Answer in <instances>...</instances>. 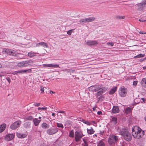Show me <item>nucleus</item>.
Here are the masks:
<instances>
[{"label":"nucleus","mask_w":146,"mask_h":146,"mask_svg":"<svg viewBox=\"0 0 146 146\" xmlns=\"http://www.w3.org/2000/svg\"><path fill=\"white\" fill-rule=\"evenodd\" d=\"M132 135L133 137L137 139H139L142 137L144 134V132L137 126L133 127Z\"/></svg>","instance_id":"f257e3e1"},{"label":"nucleus","mask_w":146,"mask_h":146,"mask_svg":"<svg viewBox=\"0 0 146 146\" xmlns=\"http://www.w3.org/2000/svg\"><path fill=\"white\" fill-rule=\"evenodd\" d=\"M119 134L122 135L124 139L126 141H129L132 139L131 134L128 131L125 129H122L119 132Z\"/></svg>","instance_id":"f03ea898"},{"label":"nucleus","mask_w":146,"mask_h":146,"mask_svg":"<svg viewBox=\"0 0 146 146\" xmlns=\"http://www.w3.org/2000/svg\"><path fill=\"white\" fill-rule=\"evenodd\" d=\"M118 139L117 136L112 135H110L108 139V142L109 144L113 146L116 143Z\"/></svg>","instance_id":"7ed1b4c3"},{"label":"nucleus","mask_w":146,"mask_h":146,"mask_svg":"<svg viewBox=\"0 0 146 146\" xmlns=\"http://www.w3.org/2000/svg\"><path fill=\"white\" fill-rule=\"evenodd\" d=\"M21 123V121L20 120L16 121L10 125V128L12 130L15 129L20 127Z\"/></svg>","instance_id":"20e7f679"},{"label":"nucleus","mask_w":146,"mask_h":146,"mask_svg":"<svg viewBox=\"0 0 146 146\" xmlns=\"http://www.w3.org/2000/svg\"><path fill=\"white\" fill-rule=\"evenodd\" d=\"M83 135L82 132L80 131H77L75 132V141L78 142L80 141V139L83 137Z\"/></svg>","instance_id":"39448f33"},{"label":"nucleus","mask_w":146,"mask_h":146,"mask_svg":"<svg viewBox=\"0 0 146 146\" xmlns=\"http://www.w3.org/2000/svg\"><path fill=\"white\" fill-rule=\"evenodd\" d=\"M127 92V89L123 86L120 88L119 90V94L121 97H124L126 95Z\"/></svg>","instance_id":"423d86ee"},{"label":"nucleus","mask_w":146,"mask_h":146,"mask_svg":"<svg viewBox=\"0 0 146 146\" xmlns=\"http://www.w3.org/2000/svg\"><path fill=\"white\" fill-rule=\"evenodd\" d=\"M96 18L94 17H90L85 19H83L80 20L79 22L80 23L92 22L95 20Z\"/></svg>","instance_id":"0eeeda50"},{"label":"nucleus","mask_w":146,"mask_h":146,"mask_svg":"<svg viewBox=\"0 0 146 146\" xmlns=\"http://www.w3.org/2000/svg\"><path fill=\"white\" fill-rule=\"evenodd\" d=\"M2 53L3 54H7L10 55L14 56L16 55V53L14 51L11 49L4 48L3 49Z\"/></svg>","instance_id":"6e6552de"},{"label":"nucleus","mask_w":146,"mask_h":146,"mask_svg":"<svg viewBox=\"0 0 146 146\" xmlns=\"http://www.w3.org/2000/svg\"><path fill=\"white\" fill-rule=\"evenodd\" d=\"M58 131V129L56 127L50 128L47 130V133L49 135H52L56 133Z\"/></svg>","instance_id":"1a4fd4ad"},{"label":"nucleus","mask_w":146,"mask_h":146,"mask_svg":"<svg viewBox=\"0 0 146 146\" xmlns=\"http://www.w3.org/2000/svg\"><path fill=\"white\" fill-rule=\"evenodd\" d=\"M98 44L97 41L95 40H90L86 42V44L90 46L96 45Z\"/></svg>","instance_id":"9d476101"},{"label":"nucleus","mask_w":146,"mask_h":146,"mask_svg":"<svg viewBox=\"0 0 146 146\" xmlns=\"http://www.w3.org/2000/svg\"><path fill=\"white\" fill-rule=\"evenodd\" d=\"M15 135L13 134H9L6 135L5 139L7 141H10L13 139Z\"/></svg>","instance_id":"9b49d317"},{"label":"nucleus","mask_w":146,"mask_h":146,"mask_svg":"<svg viewBox=\"0 0 146 146\" xmlns=\"http://www.w3.org/2000/svg\"><path fill=\"white\" fill-rule=\"evenodd\" d=\"M31 69L25 70H21L17 71V73L19 74H23L25 73H31Z\"/></svg>","instance_id":"f8f14e48"},{"label":"nucleus","mask_w":146,"mask_h":146,"mask_svg":"<svg viewBox=\"0 0 146 146\" xmlns=\"http://www.w3.org/2000/svg\"><path fill=\"white\" fill-rule=\"evenodd\" d=\"M44 66H46L50 67L53 68H58L59 67V65L58 64H44L43 65Z\"/></svg>","instance_id":"ddd939ff"},{"label":"nucleus","mask_w":146,"mask_h":146,"mask_svg":"<svg viewBox=\"0 0 146 146\" xmlns=\"http://www.w3.org/2000/svg\"><path fill=\"white\" fill-rule=\"evenodd\" d=\"M25 67L31 65L33 63V61L32 60L24 61Z\"/></svg>","instance_id":"4468645a"},{"label":"nucleus","mask_w":146,"mask_h":146,"mask_svg":"<svg viewBox=\"0 0 146 146\" xmlns=\"http://www.w3.org/2000/svg\"><path fill=\"white\" fill-rule=\"evenodd\" d=\"M112 112L113 113H116L119 112V109L117 106H114L112 108Z\"/></svg>","instance_id":"2eb2a0df"},{"label":"nucleus","mask_w":146,"mask_h":146,"mask_svg":"<svg viewBox=\"0 0 146 146\" xmlns=\"http://www.w3.org/2000/svg\"><path fill=\"white\" fill-rule=\"evenodd\" d=\"M17 136L19 138H24L26 137L27 135L25 134L21 133H17Z\"/></svg>","instance_id":"dca6fc26"},{"label":"nucleus","mask_w":146,"mask_h":146,"mask_svg":"<svg viewBox=\"0 0 146 146\" xmlns=\"http://www.w3.org/2000/svg\"><path fill=\"white\" fill-rule=\"evenodd\" d=\"M141 84L144 87H146V78H143L140 82Z\"/></svg>","instance_id":"f3484780"},{"label":"nucleus","mask_w":146,"mask_h":146,"mask_svg":"<svg viewBox=\"0 0 146 146\" xmlns=\"http://www.w3.org/2000/svg\"><path fill=\"white\" fill-rule=\"evenodd\" d=\"M40 45L41 46H42L43 47H45L46 48L48 47V44L47 43L44 42H39L38 43H37L36 44V46H39Z\"/></svg>","instance_id":"a211bd4d"},{"label":"nucleus","mask_w":146,"mask_h":146,"mask_svg":"<svg viewBox=\"0 0 146 146\" xmlns=\"http://www.w3.org/2000/svg\"><path fill=\"white\" fill-rule=\"evenodd\" d=\"M6 125L5 123H3L0 125V133L3 132L5 129Z\"/></svg>","instance_id":"6ab92c4d"},{"label":"nucleus","mask_w":146,"mask_h":146,"mask_svg":"<svg viewBox=\"0 0 146 146\" xmlns=\"http://www.w3.org/2000/svg\"><path fill=\"white\" fill-rule=\"evenodd\" d=\"M41 121V120H39L35 118L33 120V122L35 126H38Z\"/></svg>","instance_id":"aec40b11"},{"label":"nucleus","mask_w":146,"mask_h":146,"mask_svg":"<svg viewBox=\"0 0 146 146\" xmlns=\"http://www.w3.org/2000/svg\"><path fill=\"white\" fill-rule=\"evenodd\" d=\"M117 88V87L113 88H112L109 92V94H113L116 91Z\"/></svg>","instance_id":"412c9836"},{"label":"nucleus","mask_w":146,"mask_h":146,"mask_svg":"<svg viewBox=\"0 0 146 146\" xmlns=\"http://www.w3.org/2000/svg\"><path fill=\"white\" fill-rule=\"evenodd\" d=\"M87 132L88 134H92L94 133V131L93 128L91 127L90 129H87Z\"/></svg>","instance_id":"4be33fe9"},{"label":"nucleus","mask_w":146,"mask_h":146,"mask_svg":"<svg viewBox=\"0 0 146 146\" xmlns=\"http://www.w3.org/2000/svg\"><path fill=\"white\" fill-rule=\"evenodd\" d=\"M63 71H65L67 72H72L73 73L75 71V70H73L72 68H69V69H65L63 70Z\"/></svg>","instance_id":"5701e85b"},{"label":"nucleus","mask_w":146,"mask_h":146,"mask_svg":"<svg viewBox=\"0 0 146 146\" xmlns=\"http://www.w3.org/2000/svg\"><path fill=\"white\" fill-rule=\"evenodd\" d=\"M17 66L18 67H25L24 62V61L18 63Z\"/></svg>","instance_id":"b1692460"},{"label":"nucleus","mask_w":146,"mask_h":146,"mask_svg":"<svg viewBox=\"0 0 146 146\" xmlns=\"http://www.w3.org/2000/svg\"><path fill=\"white\" fill-rule=\"evenodd\" d=\"M36 53L33 52L28 53V56L29 57H33L36 56Z\"/></svg>","instance_id":"393cba45"},{"label":"nucleus","mask_w":146,"mask_h":146,"mask_svg":"<svg viewBox=\"0 0 146 146\" xmlns=\"http://www.w3.org/2000/svg\"><path fill=\"white\" fill-rule=\"evenodd\" d=\"M107 89V88L106 87H102V86H101V89L99 90H100L99 92H100V93H101L102 94L105 91H106Z\"/></svg>","instance_id":"a878e982"},{"label":"nucleus","mask_w":146,"mask_h":146,"mask_svg":"<svg viewBox=\"0 0 146 146\" xmlns=\"http://www.w3.org/2000/svg\"><path fill=\"white\" fill-rule=\"evenodd\" d=\"M41 126L44 129H46L49 127V125L45 123H42L41 125Z\"/></svg>","instance_id":"bb28decb"},{"label":"nucleus","mask_w":146,"mask_h":146,"mask_svg":"<svg viewBox=\"0 0 146 146\" xmlns=\"http://www.w3.org/2000/svg\"><path fill=\"white\" fill-rule=\"evenodd\" d=\"M145 56V54H139L134 56V58H138L144 57Z\"/></svg>","instance_id":"cd10ccee"},{"label":"nucleus","mask_w":146,"mask_h":146,"mask_svg":"<svg viewBox=\"0 0 146 146\" xmlns=\"http://www.w3.org/2000/svg\"><path fill=\"white\" fill-rule=\"evenodd\" d=\"M30 125V123L29 122H26L24 124V127L26 128H29Z\"/></svg>","instance_id":"c85d7f7f"},{"label":"nucleus","mask_w":146,"mask_h":146,"mask_svg":"<svg viewBox=\"0 0 146 146\" xmlns=\"http://www.w3.org/2000/svg\"><path fill=\"white\" fill-rule=\"evenodd\" d=\"M132 110L131 108L128 107L126 108L125 110V112L126 113H129L131 112Z\"/></svg>","instance_id":"c756f323"},{"label":"nucleus","mask_w":146,"mask_h":146,"mask_svg":"<svg viewBox=\"0 0 146 146\" xmlns=\"http://www.w3.org/2000/svg\"><path fill=\"white\" fill-rule=\"evenodd\" d=\"M88 88L90 91H91L93 92H95V90H96L95 89V85L92 86Z\"/></svg>","instance_id":"7c9ffc66"},{"label":"nucleus","mask_w":146,"mask_h":146,"mask_svg":"<svg viewBox=\"0 0 146 146\" xmlns=\"http://www.w3.org/2000/svg\"><path fill=\"white\" fill-rule=\"evenodd\" d=\"M101 85H95V92L98 91L101 88Z\"/></svg>","instance_id":"2f4dec72"},{"label":"nucleus","mask_w":146,"mask_h":146,"mask_svg":"<svg viewBox=\"0 0 146 146\" xmlns=\"http://www.w3.org/2000/svg\"><path fill=\"white\" fill-rule=\"evenodd\" d=\"M111 121L114 124H115L117 123V118L116 117H113L111 119Z\"/></svg>","instance_id":"473e14b6"},{"label":"nucleus","mask_w":146,"mask_h":146,"mask_svg":"<svg viewBox=\"0 0 146 146\" xmlns=\"http://www.w3.org/2000/svg\"><path fill=\"white\" fill-rule=\"evenodd\" d=\"M98 146H105V144L102 141H99L98 142Z\"/></svg>","instance_id":"72a5a7b5"},{"label":"nucleus","mask_w":146,"mask_h":146,"mask_svg":"<svg viewBox=\"0 0 146 146\" xmlns=\"http://www.w3.org/2000/svg\"><path fill=\"white\" fill-rule=\"evenodd\" d=\"M125 18L124 16L118 15L116 17V18L118 19H124Z\"/></svg>","instance_id":"f704fd0d"},{"label":"nucleus","mask_w":146,"mask_h":146,"mask_svg":"<svg viewBox=\"0 0 146 146\" xmlns=\"http://www.w3.org/2000/svg\"><path fill=\"white\" fill-rule=\"evenodd\" d=\"M57 126L58 127H61L62 128H64V126L61 123H56Z\"/></svg>","instance_id":"c9c22d12"},{"label":"nucleus","mask_w":146,"mask_h":146,"mask_svg":"<svg viewBox=\"0 0 146 146\" xmlns=\"http://www.w3.org/2000/svg\"><path fill=\"white\" fill-rule=\"evenodd\" d=\"M104 99V97L102 96H100L98 98V101H102Z\"/></svg>","instance_id":"e433bc0d"},{"label":"nucleus","mask_w":146,"mask_h":146,"mask_svg":"<svg viewBox=\"0 0 146 146\" xmlns=\"http://www.w3.org/2000/svg\"><path fill=\"white\" fill-rule=\"evenodd\" d=\"M102 94L101 93H100V92H98L96 94V97L98 98V96H102Z\"/></svg>","instance_id":"4c0bfd02"},{"label":"nucleus","mask_w":146,"mask_h":146,"mask_svg":"<svg viewBox=\"0 0 146 146\" xmlns=\"http://www.w3.org/2000/svg\"><path fill=\"white\" fill-rule=\"evenodd\" d=\"M140 5L142 7L145 6V5H146V1L143 3H141Z\"/></svg>","instance_id":"58836bf2"},{"label":"nucleus","mask_w":146,"mask_h":146,"mask_svg":"<svg viewBox=\"0 0 146 146\" xmlns=\"http://www.w3.org/2000/svg\"><path fill=\"white\" fill-rule=\"evenodd\" d=\"M74 133L73 131H71L70 133L69 136L72 137H74Z\"/></svg>","instance_id":"ea45409f"},{"label":"nucleus","mask_w":146,"mask_h":146,"mask_svg":"<svg viewBox=\"0 0 146 146\" xmlns=\"http://www.w3.org/2000/svg\"><path fill=\"white\" fill-rule=\"evenodd\" d=\"M82 122L85 123L86 124H87V125H90V123L88 121H86L84 120L83 119H82Z\"/></svg>","instance_id":"a19ab883"},{"label":"nucleus","mask_w":146,"mask_h":146,"mask_svg":"<svg viewBox=\"0 0 146 146\" xmlns=\"http://www.w3.org/2000/svg\"><path fill=\"white\" fill-rule=\"evenodd\" d=\"M34 106H40V104L39 103H38L36 102H34Z\"/></svg>","instance_id":"79ce46f5"},{"label":"nucleus","mask_w":146,"mask_h":146,"mask_svg":"<svg viewBox=\"0 0 146 146\" xmlns=\"http://www.w3.org/2000/svg\"><path fill=\"white\" fill-rule=\"evenodd\" d=\"M107 44L108 46H112L114 44L113 42H108L107 43Z\"/></svg>","instance_id":"37998d69"},{"label":"nucleus","mask_w":146,"mask_h":146,"mask_svg":"<svg viewBox=\"0 0 146 146\" xmlns=\"http://www.w3.org/2000/svg\"><path fill=\"white\" fill-rule=\"evenodd\" d=\"M73 30H71L68 31L67 32V34L69 35H71L72 33V31Z\"/></svg>","instance_id":"c03bdc74"},{"label":"nucleus","mask_w":146,"mask_h":146,"mask_svg":"<svg viewBox=\"0 0 146 146\" xmlns=\"http://www.w3.org/2000/svg\"><path fill=\"white\" fill-rule=\"evenodd\" d=\"M40 90L42 92L41 93H42V92H43L44 91V88L42 86H41L40 87Z\"/></svg>","instance_id":"a18cd8bd"},{"label":"nucleus","mask_w":146,"mask_h":146,"mask_svg":"<svg viewBox=\"0 0 146 146\" xmlns=\"http://www.w3.org/2000/svg\"><path fill=\"white\" fill-rule=\"evenodd\" d=\"M6 80L8 82L9 84L11 82V80L9 77H7L6 78Z\"/></svg>","instance_id":"49530a36"},{"label":"nucleus","mask_w":146,"mask_h":146,"mask_svg":"<svg viewBox=\"0 0 146 146\" xmlns=\"http://www.w3.org/2000/svg\"><path fill=\"white\" fill-rule=\"evenodd\" d=\"M83 141L84 143V145H88L87 141L84 139H83Z\"/></svg>","instance_id":"de8ad7c7"},{"label":"nucleus","mask_w":146,"mask_h":146,"mask_svg":"<svg viewBox=\"0 0 146 146\" xmlns=\"http://www.w3.org/2000/svg\"><path fill=\"white\" fill-rule=\"evenodd\" d=\"M139 33L140 34H141L143 35L144 34H146V32L143 31H140L139 32Z\"/></svg>","instance_id":"09e8293b"},{"label":"nucleus","mask_w":146,"mask_h":146,"mask_svg":"<svg viewBox=\"0 0 146 146\" xmlns=\"http://www.w3.org/2000/svg\"><path fill=\"white\" fill-rule=\"evenodd\" d=\"M137 81H134L133 82V84L134 86H136L137 85Z\"/></svg>","instance_id":"8fccbe9b"},{"label":"nucleus","mask_w":146,"mask_h":146,"mask_svg":"<svg viewBox=\"0 0 146 146\" xmlns=\"http://www.w3.org/2000/svg\"><path fill=\"white\" fill-rule=\"evenodd\" d=\"M27 119L28 120H31L33 119V117L32 116H29L27 117Z\"/></svg>","instance_id":"3c124183"},{"label":"nucleus","mask_w":146,"mask_h":146,"mask_svg":"<svg viewBox=\"0 0 146 146\" xmlns=\"http://www.w3.org/2000/svg\"><path fill=\"white\" fill-rule=\"evenodd\" d=\"M146 20L143 19H139V21L141 22H145L146 21Z\"/></svg>","instance_id":"603ef678"},{"label":"nucleus","mask_w":146,"mask_h":146,"mask_svg":"<svg viewBox=\"0 0 146 146\" xmlns=\"http://www.w3.org/2000/svg\"><path fill=\"white\" fill-rule=\"evenodd\" d=\"M47 109V108L46 107H42L41 108V110H45Z\"/></svg>","instance_id":"864d4df0"},{"label":"nucleus","mask_w":146,"mask_h":146,"mask_svg":"<svg viewBox=\"0 0 146 146\" xmlns=\"http://www.w3.org/2000/svg\"><path fill=\"white\" fill-rule=\"evenodd\" d=\"M97 114L99 115H100L102 114V112L101 111H98L97 112Z\"/></svg>","instance_id":"5fc2aeb1"},{"label":"nucleus","mask_w":146,"mask_h":146,"mask_svg":"<svg viewBox=\"0 0 146 146\" xmlns=\"http://www.w3.org/2000/svg\"><path fill=\"white\" fill-rule=\"evenodd\" d=\"M104 133V131H100L99 132V134L100 135H102Z\"/></svg>","instance_id":"6e6d98bb"},{"label":"nucleus","mask_w":146,"mask_h":146,"mask_svg":"<svg viewBox=\"0 0 146 146\" xmlns=\"http://www.w3.org/2000/svg\"><path fill=\"white\" fill-rule=\"evenodd\" d=\"M18 74V73H17V71H14L13 72L12 74Z\"/></svg>","instance_id":"4d7b16f0"},{"label":"nucleus","mask_w":146,"mask_h":146,"mask_svg":"<svg viewBox=\"0 0 146 146\" xmlns=\"http://www.w3.org/2000/svg\"><path fill=\"white\" fill-rule=\"evenodd\" d=\"M59 113H64V111H59Z\"/></svg>","instance_id":"13d9d810"},{"label":"nucleus","mask_w":146,"mask_h":146,"mask_svg":"<svg viewBox=\"0 0 146 146\" xmlns=\"http://www.w3.org/2000/svg\"><path fill=\"white\" fill-rule=\"evenodd\" d=\"M144 60V58H143V59H141L140 60V61L141 62H142Z\"/></svg>","instance_id":"bf43d9fd"},{"label":"nucleus","mask_w":146,"mask_h":146,"mask_svg":"<svg viewBox=\"0 0 146 146\" xmlns=\"http://www.w3.org/2000/svg\"><path fill=\"white\" fill-rule=\"evenodd\" d=\"M50 93L51 94H54L55 93L54 92H53V91H50Z\"/></svg>","instance_id":"052dcab7"},{"label":"nucleus","mask_w":146,"mask_h":146,"mask_svg":"<svg viewBox=\"0 0 146 146\" xmlns=\"http://www.w3.org/2000/svg\"><path fill=\"white\" fill-rule=\"evenodd\" d=\"M93 110L94 111H95L96 109V108L95 107H93Z\"/></svg>","instance_id":"680f3d73"},{"label":"nucleus","mask_w":146,"mask_h":146,"mask_svg":"<svg viewBox=\"0 0 146 146\" xmlns=\"http://www.w3.org/2000/svg\"><path fill=\"white\" fill-rule=\"evenodd\" d=\"M144 119L145 121L146 122V115L144 117Z\"/></svg>","instance_id":"e2e57ef3"},{"label":"nucleus","mask_w":146,"mask_h":146,"mask_svg":"<svg viewBox=\"0 0 146 146\" xmlns=\"http://www.w3.org/2000/svg\"><path fill=\"white\" fill-rule=\"evenodd\" d=\"M52 115L53 116H54V115H55V114H54V113H52Z\"/></svg>","instance_id":"0e129e2a"},{"label":"nucleus","mask_w":146,"mask_h":146,"mask_svg":"<svg viewBox=\"0 0 146 146\" xmlns=\"http://www.w3.org/2000/svg\"><path fill=\"white\" fill-rule=\"evenodd\" d=\"M38 110H41V108H40V107H39L38 108Z\"/></svg>","instance_id":"69168bd1"},{"label":"nucleus","mask_w":146,"mask_h":146,"mask_svg":"<svg viewBox=\"0 0 146 146\" xmlns=\"http://www.w3.org/2000/svg\"><path fill=\"white\" fill-rule=\"evenodd\" d=\"M3 76V75L0 74V77H1Z\"/></svg>","instance_id":"338daca9"},{"label":"nucleus","mask_w":146,"mask_h":146,"mask_svg":"<svg viewBox=\"0 0 146 146\" xmlns=\"http://www.w3.org/2000/svg\"><path fill=\"white\" fill-rule=\"evenodd\" d=\"M143 68L144 69H146V66H144L143 67Z\"/></svg>","instance_id":"774afa93"}]
</instances>
